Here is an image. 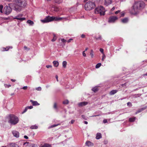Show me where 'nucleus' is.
<instances>
[{
    "label": "nucleus",
    "instance_id": "nucleus-1",
    "mask_svg": "<svg viewBox=\"0 0 147 147\" xmlns=\"http://www.w3.org/2000/svg\"><path fill=\"white\" fill-rule=\"evenodd\" d=\"M145 4L142 1L135 2L133 6L129 10V12L132 14H136L140 9L144 8Z\"/></svg>",
    "mask_w": 147,
    "mask_h": 147
},
{
    "label": "nucleus",
    "instance_id": "nucleus-2",
    "mask_svg": "<svg viewBox=\"0 0 147 147\" xmlns=\"http://www.w3.org/2000/svg\"><path fill=\"white\" fill-rule=\"evenodd\" d=\"M13 1L15 3L14 10L17 12L20 11L21 8L24 7L27 4L26 0H13Z\"/></svg>",
    "mask_w": 147,
    "mask_h": 147
},
{
    "label": "nucleus",
    "instance_id": "nucleus-3",
    "mask_svg": "<svg viewBox=\"0 0 147 147\" xmlns=\"http://www.w3.org/2000/svg\"><path fill=\"white\" fill-rule=\"evenodd\" d=\"M63 17H57L48 16H46L43 20H41V21L43 23H46L54 20L59 21L63 20Z\"/></svg>",
    "mask_w": 147,
    "mask_h": 147
},
{
    "label": "nucleus",
    "instance_id": "nucleus-4",
    "mask_svg": "<svg viewBox=\"0 0 147 147\" xmlns=\"http://www.w3.org/2000/svg\"><path fill=\"white\" fill-rule=\"evenodd\" d=\"M8 123L11 125H14L19 122L18 118L13 115H10L8 117Z\"/></svg>",
    "mask_w": 147,
    "mask_h": 147
},
{
    "label": "nucleus",
    "instance_id": "nucleus-5",
    "mask_svg": "<svg viewBox=\"0 0 147 147\" xmlns=\"http://www.w3.org/2000/svg\"><path fill=\"white\" fill-rule=\"evenodd\" d=\"M95 7L94 3L91 1H88L85 5L84 8L86 10H89L94 9Z\"/></svg>",
    "mask_w": 147,
    "mask_h": 147
},
{
    "label": "nucleus",
    "instance_id": "nucleus-6",
    "mask_svg": "<svg viewBox=\"0 0 147 147\" xmlns=\"http://www.w3.org/2000/svg\"><path fill=\"white\" fill-rule=\"evenodd\" d=\"M105 11L104 8L102 6L98 7L95 9L96 13H99L101 16L104 15Z\"/></svg>",
    "mask_w": 147,
    "mask_h": 147
},
{
    "label": "nucleus",
    "instance_id": "nucleus-7",
    "mask_svg": "<svg viewBox=\"0 0 147 147\" xmlns=\"http://www.w3.org/2000/svg\"><path fill=\"white\" fill-rule=\"evenodd\" d=\"M11 8L9 6L6 5L3 9V12L6 15H9L11 12Z\"/></svg>",
    "mask_w": 147,
    "mask_h": 147
},
{
    "label": "nucleus",
    "instance_id": "nucleus-8",
    "mask_svg": "<svg viewBox=\"0 0 147 147\" xmlns=\"http://www.w3.org/2000/svg\"><path fill=\"white\" fill-rule=\"evenodd\" d=\"M118 19V18L117 16H111L109 18L108 22L109 23H114Z\"/></svg>",
    "mask_w": 147,
    "mask_h": 147
},
{
    "label": "nucleus",
    "instance_id": "nucleus-9",
    "mask_svg": "<svg viewBox=\"0 0 147 147\" xmlns=\"http://www.w3.org/2000/svg\"><path fill=\"white\" fill-rule=\"evenodd\" d=\"M23 16V15L22 14H20L18 15L17 16L15 17L14 19H16L19 20L20 21H22L23 20H25L26 18H21V17Z\"/></svg>",
    "mask_w": 147,
    "mask_h": 147
},
{
    "label": "nucleus",
    "instance_id": "nucleus-10",
    "mask_svg": "<svg viewBox=\"0 0 147 147\" xmlns=\"http://www.w3.org/2000/svg\"><path fill=\"white\" fill-rule=\"evenodd\" d=\"M12 133L14 136L16 138H18L19 137V133L18 131H13Z\"/></svg>",
    "mask_w": 147,
    "mask_h": 147
},
{
    "label": "nucleus",
    "instance_id": "nucleus-11",
    "mask_svg": "<svg viewBox=\"0 0 147 147\" xmlns=\"http://www.w3.org/2000/svg\"><path fill=\"white\" fill-rule=\"evenodd\" d=\"M88 102H83L78 104V105L79 107H82L87 105Z\"/></svg>",
    "mask_w": 147,
    "mask_h": 147
},
{
    "label": "nucleus",
    "instance_id": "nucleus-12",
    "mask_svg": "<svg viewBox=\"0 0 147 147\" xmlns=\"http://www.w3.org/2000/svg\"><path fill=\"white\" fill-rule=\"evenodd\" d=\"M30 102H31L33 106H38L40 105L37 101H34L32 100H30Z\"/></svg>",
    "mask_w": 147,
    "mask_h": 147
},
{
    "label": "nucleus",
    "instance_id": "nucleus-13",
    "mask_svg": "<svg viewBox=\"0 0 147 147\" xmlns=\"http://www.w3.org/2000/svg\"><path fill=\"white\" fill-rule=\"evenodd\" d=\"M112 0H105V4L106 6L111 4L112 3Z\"/></svg>",
    "mask_w": 147,
    "mask_h": 147
},
{
    "label": "nucleus",
    "instance_id": "nucleus-14",
    "mask_svg": "<svg viewBox=\"0 0 147 147\" xmlns=\"http://www.w3.org/2000/svg\"><path fill=\"white\" fill-rule=\"evenodd\" d=\"M128 22V18H125L121 20V22L124 24Z\"/></svg>",
    "mask_w": 147,
    "mask_h": 147
},
{
    "label": "nucleus",
    "instance_id": "nucleus-15",
    "mask_svg": "<svg viewBox=\"0 0 147 147\" xmlns=\"http://www.w3.org/2000/svg\"><path fill=\"white\" fill-rule=\"evenodd\" d=\"M86 145L88 146H93V144L90 141H87L86 142Z\"/></svg>",
    "mask_w": 147,
    "mask_h": 147
},
{
    "label": "nucleus",
    "instance_id": "nucleus-16",
    "mask_svg": "<svg viewBox=\"0 0 147 147\" xmlns=\"http://www.w3.org/2000/svg\"><path fill=\"white\" fill-rule=\"evenodd\" d=\"M54 11L56 12L60 11H61V8L60 7H54Z\"/></svg>",
    "mask_w": 147,
    "mask_h": 147
},
{
    "label": "nucleus",
    "instance_id": "nucleus-17",
    "mask_svg": "<svg viewBox=\"0 0 147 147\" xmlns=\"http://www.w3.org/2000/svg\"><path fill=\"white\" fill-rule=\"evenodd\" d=\"M102 138L101 134L100 133H98L96 134V138L97 140H98Z\"/></svg>",
    "mask_w": 147,
    "mask_h": 147
},
{
    "label": "nucleus",
    "instance_id": "nucleus-18",
    "mask_svg": "<svg viewBox=\"0 0 147 147\" xmlns=\"http://www.w3.org/2000/svg\"><path fill=\"white\" fill-rule=\"evenodd\" d=\"M54 66L55 67H57L59 64V62L58 61H54L53 63Z\"/></svg>",
    "mask_w": 147,
    "mask_h": 147
},
{
    "label": "nucleus",
    "instance_id": "nucleus-19",
    "mask_svg": "<svg viewBox=\"0 0 147 147\" xmlns=\"http://www.w3.org/2000/svg\"><path fill=\"white\" fill-rule=\"evenodd\" d=\"M117 91H118L117 90H113L110 92L109 94L111 95H114L116 93Z\"/></svg>",
    "mask_w": 147,
    "mask_h": 147
},
{
    "label": "nucleus",
    "instance_id": "nucleus-20",
    "mask_svg": "<svg viewBox=\"0 0 147 147\" xmlns=\"http://www.w3.org/2000/svg\"><path fill=\"white\" fill-rule=\"evenodd\" d=\"M41 147H51V145L47 143H45Z\"/></svg>",
    "mask_w": 147,
    "mask_h": 147
},
{
    "label": "nucleus",
    "instance_id": "nucleus-21",
    "mask_svg": "<svg viewBox=\"0 0 147 147\" xmlns=\"http://www.w3.org/2000/svg\"><path fill=\"white\" fill-rule=\"evenodd\" d=\"M30 128L31 129H36L38 128V127L36 125H35L31 126Z\"/></svg>",
    "mask_w": 147,
    "mask_h": 147
},
{
    "label": "nucleus",
    "instance_id": "nucleus-22",
    "mask_svg": "<svg viewBox=\"0 0 147 147\" xmlns=\"http://www.w3.org/2000/svg\"><path fill=\"white\" fill-rule=\"evenodd\" d=\"M27 23L30 26H32L34 24V22L31 20H28L27 21Z\"/></svg>",
    "mask_w": 147,
    "mask_h": 147
},
{
    "label": "nucleus",
    "instance_id": "nucleus-23",
    "mask_svg": "<svg viewBox=\"0 0 147 147\" xmlns=\"http://www.w3.org/2000/svg\"><path fill=\"white\" fill-rule=\"evenodd\" d=\"M70 16L69 15L67 17H63V20L64 21H66L67 20H70Z\"/></svg>",
    "mask_w": 147,
    "mask_h": 147
},
{
    "label": "nucleus",
    "instance_id": "nucleus-24",
    "mask_svg": "<svg viewBox=\"0 0 147 147\" xmlns=\"http://www.w3.org/2000/svg\"><path fill=\"white\" fill-rule=\"evenodd\" d=\"M136 119L135 117H134L131 118H130L129 119V121L131 122H132L134 121Z\"/></svg>",
    "mask_w": 147,
    "mask_h": 147
},
{
    "label": "nucleus",
    "instance_id": "nucleus-25",
    "mask_svg": "<svg viewBox=\"0 0 147 147\" xmlns=\"http://www.w3.org/2000/svg\"><path fill=\"white\" fill-rule=\"evenodd\" d=\"M11 49L12 48V47H7L6 48H3V51H7L8 50L10 49Z\"/></svg>",
    "mask_w": 147,
    "mask_h": 147
},
{
    "label": "nucleus",
    "instance_id": "nucleus-26",
    "mask_svg": "<svg viewBox=\"0 0 147 147\" xmlns=\"http://www.w3.org/2000/svg\"><path fill=\"white\" fill-rule=\"evenodd\" d=\"M10 147H19L17 144L15 143H12L10 144Z\"/></svg>",
    "mask_w": 147,
    "mask_h": 147
},
{
    "label": "nucleus",
    "instance_id": "nucleus-27",
    "mask_svg": "<svg viewBox=\"0 0 147 147\" xmlns=\"http://www.w3.org/2000/svg\"><path fill=\"white\" fill-rule=\"evenodd\" d=\"M92 90L94 91V92H95L98 91V87L97 86L93 88Z\"/></svg>",
    "mask_w": 147,
    "mask_h": 147
},
{
    "label": "nucleus",
    "instance_id": "nucleus-28",
    "mask_svg": "<svg viewBox=\"0 0 147 147\" xmlns=\"http://www.w3.org/2000/svg\"><path fill=\"white\" fill-rule=\"evenodd\" d=\"M67 62L66 61H64L62 63V66L64 68H65L66 66Z\"/></svg>",
    "mask_w": 147,
    "mask_h": 147
},
{
    "label": "nucleus",
    "instance_id": "nucleus-29",
    "mask_svg": "<svg viewBox=\"0 0 147 147\" xmlns=\"http://www.w3.org/2000/svg\"><path fill=\"white\" fill-rule=\"evenodd\" d=\"M60 125V123H58L57 124H54V125H52L49 127L48 128L49 129V128H51L54 127H55L56 126H57L58 125Z\"/></svg>",
    "mask_w": 147,
    "mask_h": 147
},
{
    "label": "nucleus",
    "instance_id": "nucleus-30",
    "mask_svg": "<svg viewBox=\"0 0 147 147\" xmlns=\"http://www.w3.org/2000/svg\"><path fill=\"white\" fill-rule=\"evenodd\" d=\"M90 55L92 58H93L94 57L93 51L92 50H91Z\"/></svg>",
    "mask_w": 147,
    "mask_h": 147
},
{
    "label": "nucleus",
    "instance_id": "nucleus-31",
    "mask_svg": "<svg viewBox=\"0 0 147 147\" xmlns=\"http://www.w3.org/2000/svg\"><path fill=\"white\" fill-rule=\"evenodd\" d=\"M63 2L62 0H55V2L58 4L60 3Z\"/></svg>",
    "mask_w": 147,
    "mask_h": 147
},
{
    "label": "nucleus",
    "instance_id": "nucleus-32",
    "mask_svg": "<svg viewBox=\"0 0 147 147\" xmlns=\"http://www.w3.org/2000/svg\"><path fill=\"white\" fill-rule=\"evenodd\" d=\"M94 38L96 40H99V39L101 40L102 38V36H101V35H99L98 37H97L96 36H95L94 37Z\"/></svg>",
    "mask_w": 147,
    "mask_h": 147
},
{
    "label": "nucleus",
    "instance_id": "nucleus-33",
    "mask_svg": "<svg viewBox=\"0 0 147 147\" xmlns=\"http://www.w3.org/2000/svg\"><path fill=\"white\" fill-rule=\"evenodd\" d=\"M101 63H97L95 67L96 68H99L101 66Z\"/></svg>",
    "mask_w": 147,
    "mask_h": 147
},
{
    "label": "nucleus",
    "instance_id": "nucleus-34",
    "mask_svg": "<svg viewBox=\"0 0 147 147\" xmlns=\"http://www.w3.org/2000/svg\"><path fill=\"white\" fill-rule=\"evenodd\" d=\"M69 102V101L67 100H66L64 101L63 102V103L64 104H68Z\"/></svg>",
    "mask_w": 147,
    "mask_h": 147
},
{
    "label": "nucleus",
    "instance_id": "nucleus-35",
    "mask_svg": "<svg viewBox=\"0 0 147 147\" xmlns=\"http://www.w3.org/2000/svg\"><path fill=\"white\" fill-rule=\"evenodd\" d=\"M53 39L51 40V41L53 42L55 41L56 39V36L54 34H53Z\"/></svg>",
    "mask_w": 147,
    "mask_h": 147
},
{
    "label": "nucleus",
    "instance_id": "nucleus-36",
    "mask_svg": "<svg viewBox=\"0 0 147 147\" xmlns=\"http://www.w3.org/2000/svg\"><path fill=\"white\" fill-rule=\"evenodd\" d=\"M53 107L54 109L55 110H57V103L55 102L54 104Z\"/></svg>",
    "mask_w": 147,
    "mask_h": 147
},
{
    "label": "nucleus",
    "instance_id": "nucleus-37",
    "mask_svg": "<svg viewBox=\"0 0 147 147\" xmlns=\"http://www.w3.org/2000/svg\"><path fill=\"white\" fill-rule=\"evenodd\" d=\"M105 58H106V56L105 55V54L102 55V58L101 59L102 61H104L105 59Z\"/></svg>",
    "mask_w": 147,
    "mask_h": 147
},
{
    "label": "nucleus",
    "instance_id": "nucleus-38",
    "mask_svg": "<svg viewBox=\"0 0 147 147\" xmlns=\"http://www.w3.org/2000/svg\"><path fill=\"white\" fill-rule=\"evenodd\" d=\"M3 5H0V12L1 13H3Z\"/></svg>",
    "mask_w": 147,
    "mask_h": 147
},
{
    "label": "nucleus",
    "instance_id": "nucleus-39",
    "mask_svg": "<svg viewBox=\"0 0 147 147\" xmlns=\"http://www.w3.org/2000/svg\"><path fill=\"white\" fill-rule=\"evenodd\" d=\"M28 109V108L27 107H26L24 109V111L22 113L23 114L25 113L27 111Z\"/></svg>",
    "mask_w": 147,
    "mask_h": 147
},
{
    "label": "nucleus",
    "instance_id": "nucleus-40",
    "mask_svg": "<svg viewBox=\"0 0 147 147\" xmlns=\"http://www.w3.org/2000/svg\"><path fill=\"white\" fill-rule=\"evenodd\" d=\"M125 14V13L124 11L121 12L120 13L121 16L120 17H123L124 16Z\"/></svg>",
    "mask_w": 147,
    "mask_h": 147
},
{
    "label": "nucleus",
    "instance_id": "nucleus-41",
    "mask_svg": "<svg viewBox=\"0 0 147 147\" xmlns=\"http://www.w3.org/2000/svg\"><path fill=\"white\" fill-rule=\"evenodd\" d=\"M100 52L101 53L102 55L105 54L104 53V50L102 48H100Z\"/></svg>",
    "mask_w": 147,
    "mask_h": 147
},
{
    "label": "nucleus",
    "instance_id": "nucleus-42",
    "mask_svg": "<svg viewBox=\"0 0 147 147\" xmlns=\"http://www.w3.org/2000/svg\"><path fill=\"white\" fill-rule=\"evenodd\" d=\"M127 106L129 107H131L132 106V105L131 103L130 102H128L127 103Z\"/></svg>",
    "mask_w": 147,
    "mask_h": 147
},
{
    "label": "nucleus",
    "instance_id": "nucleus-43",
    "mask_svg": "<svg viewBox=\"0 0 147 147\" xmlns=\"http://www.w3.org/2000/svg\"><path fill=\"white\" fill-rule=\"evenodd\" d=\"M4 86H5V87L6 88H9V87H10L11 86V85L10 84L7 85V84H4Z\"/></svg>",
    "mask_w": 147,
    "mask_h": 147
},
{
    "label": "nucleus",
    "instance_id": "nucleus-44",
    "mask_svg": "<svg viewBox=\"0 0 147 147\" xmlns=\"http://www.w3.org/2000/svg\"><path fill=\"white\" fill-rule=\"evenodd\" d=\"M36 90L38 91H41V88L40 87H39L36 88Z\"/></svg>",
    "mask_w": 147,
    "mask_h": 147
},
{
    "label": "nucleus",
    "instance_id": "nucleus-45",
    "mask_svg": "<svg viewBox=\"0 0 147 147\" xmlns=\"http://www.w3.org/2000/svg\"><path fill=\"white\" fill-rule=\"evenodd\" d=\"M61 40L63 42V43H65L67 42L66 40L64 39H61Z\"/></svg>",
    "mask_w": 147,
    "mask_h": 147
},
{
    "label": "nucleus",
    "instance_id": "nucleus-46",
    "mask_svg": "<svg viewBox=\"0 0 147 147\" xmlns=\"http://www.w3.org/2000/svg\"><path fill=\"white\" fill-rule=\"evenodd\" d=\"M27 107L28 108V109H32L33 108V106H29Z\"/></svg>",
    "mask_w": 147,
    "mask_h": 147
},
{
    "label": "nucleus",
    "instance_id": "nucleus-47",
    "mask_svg": "<svg viewBox=\"0 0 147 147\" xmlns=\"http://www.w3.org/2000/svg\"><path fill=\"white\" fill-rule=\"evenodd\" d=\"M46 67L47 68H51L52 66L51 65H47L46 66Z\"/></svg>",
    "mask_w": 147,
    "mask_h": 147
},
{
    "label": "nucleus",
    "instance_id": "nucleus-48",
    "mask_svg": "<svg viewBox=\"0 0 147 147\" xmlns=\"http://www.w3.org/2000/svg\"><path fill=\"white\" fill-rule=\"evenodd\" d=\"M28 88V87L27 86H24L22 88H21V89H22L24 90H26Z\"/></svg>",
    "mask_w": 147,
    "mask_h": 147
},
{
    "label": "nucleus",
    "instance_id": "nucleus-49",
    "mask_svg": "<svg viewBox=\"0 0 147 147\" xmlns=\"http://www.w3.org/2000/svg\"><path fill=\"white\" fill-rule=\"evenodd\" d=\"M85 52V51H83L82 52V55L83 56L85 57L86 56V54Z\"/></svg>",
    "mask_w": 147,
    "mask_h": 147
},
{
    "label": "nucleus",
    "instance_id": "nucleus-50",
    "mask_svg": "<svg viewBox=\"0 0 147 147\" xmlns=\"http://www.w3.org/2000/svg\"><path fill=\"white\" fill-rule=\"evenodd\" d=\"M103 122L104 123H107V120L106 119H104L103 120Z\"/></svg>",
    "mask_w": 147,
    "mask_h": 147
},
{
    "label": "nucleus",
    "instance_id": "nucleus-51",
    "mask_svg": "<svg viewBox=\"0 0 147 147\" xmlns=\"http://www.w3.org/2000/svg\"><path fill=\"white\" fill-rule=\"evenodd\" d=\"M121 10H118V11H116V12H115V14H118V13L120 12H121Z\"/></svg>",
    "mask_w": 147,
    "mask_h": 147
},
{
    "label": "nucleus",
    "instance_id": "nucleus-52",
    "mask_svg": "<svg viewBox=\"0 0 147 147\" xmlns=\"http://www.w3.org/2000/svg\"><path fill=\"white\" fill-rule=\"evenodd\" d=\"M139 94H135V95H134V98H136L138 97H139Z\"/></svg>",
    "mask_w": 147,
    "mask_h": 147
},
{
    "label": "nucleus",
    "instance_id": "nucleus-53",
    "mask_svg": "<svg viewBox=\"0 0 147 147\" xmlns=\"http://www.w3.org/2000/svg\"><path fill=\"white\" fill-rule=\"evenodd\" d=\"M142 109L141 110H138L137 111L135 114H138V113H140V112L142 111Z\"/></svg>",
    "mask_w": 147,
    "mask_h": 147
},
{
    "label": "nucleus",
    "instance_id": "nucleus-54",
    "mask_svg": "<svg viewBox=\"0 0 147 147\" xmlns=\"http://www.w3.org/2000/svg\"><path fill=\"white\" fill-rule=\"evenodd\" d=\"M73 40V39H72V38H70V39H69L67 41V42H68V43H69V42H70L71 40Z\"/></svg>",
    "mask_w": 147,
    "mask_h": 147
},
{
    "label": "nucleus",
    "instance_id": "nucleus-55",
    "mask_svg": "<svg viewBox=\"0 0 147 147\" xmlns=\"http://www.w3.org/2000/svg\"><path fill=\"white\" fill-rule=\"evenodd\" d=\"M75 120H72L70 122V123L71 124H73L74 123V122Z\"/></svg>",
    "mask_w": 147,
    "mask_h": 147
},
{
    "label": "nucleus",
    "instance_id": "nucleus-56",
    "mask_svg": "<svg viewBox=\"0 0 147 147\" xmlns=\"http://www.w3.org/2000/svg\"><path fill=\"white\" fill-rule=\"evenodd\" d=\"M24 138L26 139H28V137L26 135L24 136Z\"/></svg>",
    "mask_w": 147,
    "mask_h": 147
},
{
    "label": "nucleus",
    "instance_id": "nucleus-57",
    "mask_svg": "<svg viewBox=\"0 0 147 147\" xmlns=\"http://www.w3.org/2000/svg\"><path fill=\"white\" fill-rule=\"evenodd\" d=\"M85 37V35L84 34H82L81 35V37L82 38H84Z\"/></svg>",
    "mask_w": 147,
    "mask_h": 147
},
{
    "label": "nucleus",
    "instance_id": "nucleus-58",
    "mask_svg": "<svg viewBox=\"0 0 147 147\" xmlns=\"http://www.w3.org/2000/svg\"><path fill=\"white\" fill-rule=\"evenodd\" d=\"M115 7H113L111 9L112 11H113L115 9Z\"/></svg>",
    "mask_w": 147,
    "mask_h": 147
},
{
    "label": "nucleus",
    "instance_id": "nucleus-59",
    "mask_svg": "<svg viewBox=\"0 0 147 147\" xmlns=\"http://www.w3.org/2000/svg\"><path fill=\"white\" fill-rule=\"evenodd\" d=\"M81 116H82V118H83L84 119H86L85 118V116L84 115H82Z\"/></svg>",
    "mask_w": 147,
    "mask_h": 147
},
{
    "label": "nucleus",
    "instance_id": "nucleus-60",
    "mask_svg": "<svg viewBox=\"0 0 147 147\" xmlns=\"http://www.w3.org/2000/svg\"><path fill=\"white\" fill-rule=\"evenodd\" d=\"M11 80L12 81V82H15L16 81V80H14V79H11Z\"/></svg>",
    "mask_w": 147,
    "mask_h": 147
},
{
    "label": "nucleus",
    "instance_id": "nucleus-61",
    "mask_svg": "<svg viewBox=\"0 0 147 147\" xmlns=\"http://www.w3.org/2000/svg\"><path fill=\"white\" fill-rule=\"evenodd\" d=\"M31 147H38L36 145H34Z\"/></svg>",
    "mask_w": 147,
    "mask_h": 147
},
{
    "label": "nucleus",
    "instance_id": "nucleus-62",
    "mask_svg": "<svg viewBox=\"0 0 147 147\" xmlns=\"http://www.w3.org/2000/svg\"><path fill=\"white\" fill-rule=\"evenodd\" d=\"M58 77L56 75V79H57V81H58Z\"/></svg>",
    "mask_w": 147,
    "mask_h": 147
},
{
    "label": "nucleus",
    "instance_id": "nucleus-63",
    "mask_svg": "<svg viewBox=\"0 0 147 147\" xmlns=\"http://www.w3.org/2000/svg\"><path fill=\"white\" fill-rule=\"evenodd\" d=\"M84 123L85 124H87L88 123V122L87 121H84Z\"/></svg>",
    "mask_w": 147,
    "mask_h": 147
},
{
    "label": "nucleus",
    "instance_id": "nucleus-64",
    "mask_svg": "<svg viewBox=\"0 0 147 147\" xmlns=\"http://www.w3.org/2000/svg\"><path fill=\"white\" fill-rule=\"evenodd\" d=\"M24 49H25V50H27V47H26L25 46V47H24Z\"/></svg>",
    "mask_w": 147,
    "mask_h": 147
}]
</instances>
